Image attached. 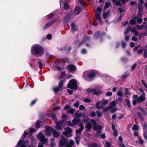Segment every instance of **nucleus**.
<instances>
[{
  "instance_id": "obj_30",
  "label": "nucleus",
  "mask_w": 147,
  "mask_h": 147,
  "mask_svg": "<svg viewBox=\"0 0 147 147\" xmlns=\"http://www.w3.org/2000/svg\"><path fill=\"white\" fill-rule=\"evenodd\" d=\"M75 139L76 142V143L78 145L79 143V138L78 136H77L75 138Z\"/></svg>"
},
{
  "instance_id": "obj_3",
  "label": "nucleus",
  "mask_w": 147,
  "mask_h": 147,
  "mask_svg": "<svg viewBox=\"0 0 147 147\" xmlns=\"http://www.w3.org/2000/svg\"><path fill=\"white\" fill-rule=\"evenodd\" d=\"M47 116L51 118L55 122L56 126L55 128L57 130H61L62 129L61 125L63 124V122L61 121L58 122L57 120L56 117L54 115H52L51 113H48L47 114Z\"/></svg>"
},
{
  "instance_id": "obj_36",
  "label": "nucleus",
  "mask_w": 147,
  "mask_h": 147,
  "mask_svg": "<svg viewBox=\"0 0 147 147\" xmlns=\"http://www.w3.org/2000/svg\"><path fill=\"white\" fill-rule=\"evenodd\" d=\"M130 30L129 27L128 28H127L126 29V30L125 31L124 33L125 34H127L129 32V30Z\"/></svg>"
},
{
  "instance_id": "obj_34",
  "label": "nucleus",
  "mask_w": 147,
  "mask_h": 147,
  "mask_svg": "<svg viewBox=\"0 0 147 147\" xmlns=\"http://www.w3.org/2000/svg\"><path fill=\"white\" fill-rule=\"evenodd\" d=\"M106 146L107 147H110L111 146V144L109 142L106 141Z\"/></svg>"
},
{
  "instance_id": "obj_58",
  "label": "nucleus",
  "mask_w": 147,
  "mask_h": 147,
  "mask_svg": "<svg viewBox=\"0 0 147 147\" xmlns=\"http://www.w3.org/2000/svg\"><path fill=\"white\" fill-rule=\"evenodd\" d=\"M82 131L79 129H77L76 131V134L77 135L78 134H80L81 132Z\"/></svg>"
},
{
  "instance_id": "obj_35",
  "label": "nucleus",
  "mask_w": 147,
  "mask_h": 147,
  "mask_svg": "<svg viewBox=\"0 0 147 147\" xmlns=\"http://www.w3.org/2000/svg\"><path fill=\"white\" fill-rule=\"evenodd\" d=\"M117 94L118 96H121L122 95V91L120 89L118 92Z\"/></svg>"
},
{
  "instance_id": "obj_51",
  "label": "nucleus",
  "mask_w": 147,
  "mask_h": 147,
  "mask_svg": "<svg viewBox=\"0 0 147 147\" xmlns=\"http://www.w3.org/2000/svg\"><path fill=\"white\" fill-rule=\"evenodd\" d=\"M63 82L62 81H61L59 83V88H61L63 87Z\"/></svg>"
},
{
  "instance_id": "obj_2",
  "label": "nucleus",
  "mask_w": 147,
  "mask_h": 147,
  "mask_svg": "<svg viewBox=\"0 0 147 147\" xmlns=\"http://www.w3.org/2000/svg\"><path fill=\"white\" fill-rule=\"evenodd\" d=\"M38 138L40 140V141L42 143V144L39 143L38 147H43V145L45 143L47 144L49 142V140L48 138H45V136L40 132L37 135Z\"/></svg>"
},
{
  "instance_id": "obj_56",
  "label": "nucleus",
  "mask_w": 147,
  "mask_h": 147,
  "mask_svg": "<svg viewBox=\"0 0 147 147\" xmlns=\"http://www.w3.org/2000/svg\"><path fill=\"white\" fill-rule=\"evenodd\" d=\"M50 146L51 147H54L55 146V144L53 142H51Z\"/></svg>"
},
{
  "instance_id": "obj_48",
  "label": "nucleus",
  "mask_w": 147,
  "mask_h": 147,
  "mask_svg": "<svg viewBox=\"0 0 147 147\" xmlns=\"http://www.w3.org/2000/svg\"><path fill=\"white\" fill-rule=\"evenodd\" d=\"M52 38V35L51 34H49L47 36V39H49L51 38Z\"/></svg>"
},
{
  "instance_id": "obj_27",
  "label": "nucleus",
  "mask_w": 147,
  "mask_h": 147,
  "mask_svg": "<svg viewBox=\"0 0 147 147\" xmlns=\"http://www.w3.org/2000/svg\"><path fill=\"white\" fill-rule=\"evenodd\" d=\"M125 102L127 104V105L128 106V107L130 108L131 107V105L130 103V101L129 100L127 99H125Z\"/></svg>"
},
{
  "instance_id": "obj_32",
  "label": "nucleus",
  "mask_w": 147,
  "mask_h": 147,
  "mask_svg": "<svg viewBox=\"0 0 147 147\" xmlns=\"http://www.w3.org/2000/svg\"><path fill=\"white\" fill-rule=\"evenodd\" d=\"M142 3H139L138 5V7L139 9V12H140L142 11Z\"/></svg>"
},
{
  "instance_id": "obj_4",
  "label": "nucleus",
  "mask_w": 147,
  "mask_h": 147,
  "mask_svg": "<svg viewBox=\"0 0 147 147\" xmlns=\"http://www.w3.org/2000/svg\"><path fill=\"white\" fill-rule=\"evenodd\" d=\"M107 100L103 99L101 101H98L96 103V107L98 109L103 108L108 103Z\"/></svg>"
},
{
  "instance_id": "obj_24",
  "label": "nucleus",
  "mask_w": 147,
  "mask_h": 147,
  "mask_svg": "<svg viewBox=\"0 0 147 147\" xmlns=\"http://www.w3.org/2000/svg\"><path fill=\"white\" fill-rule=\"evenodd\" d=\"M74 144V141L72 140H70L68 144L67 145V147H72V146Z\"/></svg>"
},
{
  "instance_id": "obj_54",
  "label": "nucleus",
  "mask_w": 147,
  "mask_h": 147,
  "mask_svg": "<svg viewBox=\"0 0 147 147\" xmlns=\"http://www.w3.org/2000/svg\"><path fill=\"white\" fill-rule=\"evenodd\" d=\"M67 111L71 114H73L74 113V111L73 109H71Z\"/></svg>"
},
{
  "instance_id": "obj_25",
  "label": "nucleus",
  "mask_w": 147,
  "mask_h": 147,
  "mask_svg": "<svg viewBox=\"0 0 147 147\" xmlns=\"http://www.w3.org/2000/svg\"><path fill=\"white\" fill-rule=\"evenodd\" d=\"M111 5V3L110 2L108 1L106 3L105 7V9H107Z\"/></svg>"
},
{
  "instance_id": "obj_60",
  "label": "nucleus",
  "mask_w": 147,
  "mask_h": 147,
  "mask_svg": "<svg viewBox=\"0 0 147 147\" xmlns=\"http://www.w3.org/2000/svg\"><path fill=\"white\" fill-rule=\"evenodd\" d=\"M122 47L123 48H125V44L124 42H122Z\"/></svg>"
},
{
  "instance_id": "obj_45",
  "label": "nucleus",
  "mask_w": 147,
  "mask_h": 147,
  "mask_svg": "<svg viewBox=\"0 0 147 147\" xmlns=\"http://www.w3.org/2000/svg\"><path fill=\"white\" fill-rule=\"evenodd\" d=\"M102 10V9L100 7H98L97 8V10L96 12H98L100 13Z\"/></svg>"
},
{
  "instance_id": "obj_47",
  "label": "nucleus",
  "mask_w": 147,
  "mask_h": 147,
  "mask_svg": "<svg viewBox=\"0 0 147 147\" xmlns=\"http://www.w3.org/2000/svg\"><path fill=\"white\" fill-rule=\"evenodd\" d=\"M67 124L68 126H73L72 123L70 121H69L68 122Z\"/></svg>"
},
{
  "instance_id": "obj_13",
  "label": "nucleus",
  "mask_w": 147,
  "mask_h": 147,
  "mask_svg": "<svg viewBox=\"0 0 147 147\" xmlns=\"http://www.w3.org/2000/svg\"><path fill=\"white\" fill-rule=\"evenodd\" d=\"M65 131L63 133L64 135L67 137H69L71 136L72 132L71 129L69 127H67L65 129Z\"/></svg>"
},
{
  "instance_id": "obj_52",
  "label": "nucleus",
  "mask_w": 147,
  "mask_h": 147,
  "mask_svg": "<svg viewBox=\"0 0 147 147\" xmlns=\"http://www.w3.org/2000/svg\"><path fill=\"white\" fill-rule=\"evenodd\" d=\"M112 95V93L111 92H108L106 93V96H110Z\"/></svg>"
},
{
  "instance_id": "obj_15",
  "label": "nucleus",
  "mask_w": 147,
  "mask_h": 147,
  "mask_svg": "<svg viewBox=\"0 0 147 147\" xmlns=\"http://www.w3.org/2000/svg\"><path fill=\"white\" fill-rule=\"evenodd\" d=\"M92 124L91 122H88L85 126V128L86 132L90 131L92 128Z\"/></svg>"
},
{
  "instance_id": "obj_17",
  "label": "nucleus",
  "mask_w": 147,
  "mask_h": 147,
  "mask_svg": "<svg viewBox=\"0 0 147 147\" xmlns=\"http://www.w3.org/2000/svg\"><path fill=\"white\" fill-rule=\"evenodd\" d=\"M53 129L51 128H49L48 129H47L45 131V134L47 136H50L51 134V133L52 132V130Z\"/></svg>"
},
{
  "instance_id": "obj_59",
  "label": "nucleus",
  "mask_w": 147,
  "mask_h": 147,
  "mask_svg": "<svg viewBox=\"0 0 147 147\" xmlns=\"http://www.w3.org/2000/svg\"><path fill=\"white\" fill-rule=\"evenodd\" d=\"M67 91L70 94H71L73 93V91L72 90H70L69 89H67Z\"/></svg>"
},
{
  "instance_id": "obj_38",
  "label": "nucleus",
  "mask_w": 147,
  "mask_h": 147,
  "mask_svg": "<svg viewBox=\"0 0 147 147\" xmlns=\"http://www.w3.org/2000/svg\"><path fill=\"white\" fill-rule=\"evenodd\" d=\"M79 105V102L78 101H76L74 104V106L76 107H78Z\"/></svg>"
},
{
  "instance_id": "obj_50",
  "label": "nucleus",
  "mask_w": 147,
  "mask_h": 147,
  "mask_svg": "<svg viewBox=\"0 0 147 147\" xmlns=\"http://www.w3.org/2000/svg\"><path fill=\"white\" fill-rule=\"evenodd\" d=\"M85 108V107L82 105H80L79 107V109L80 110H82Z\"/></svg>"
},
{
  "instance_id": "obj_6",
  "label": "nucleus",
  "mask_w": 147,
  "mask_h": 147,
  "mask_svg": "<svg viewBox=\"0 0 147 147\" xmlns=\"http://www.w3.org/2000/svg\"><path fill=\"white\" fill-rule=\"evenodd\" d=\"M137 20L140 23H141L142 22V20L140 17V14H139L136 17H133L132 19L130 20V23L131 25H134L136 24Z\"/></svg>"
},
{
  "instance_id": "obj_33",
  "label": "nucleus",
  "mask_w": 147,
  "mask_h": 147,
  "mask_svg": "<svg viewBox=\"0 0 147 147\" xmlns=\"http://www.w3.org/2000/svg\"><path fill=\"white\" fill-rule=\"evenodd\" d=\"M40 126V121H38L36 122L35 127L36 128L38 129L39 128Z\"/></svg>"
},
{
  "instance_id": "obj_64",
  "label": "nucleus",
  "mask_w": 147,
  "mask_h": 147,
  "mask_svg": "<svg viewBox=\"0 0 147 147\" xmlns=\"http://www.w3.org/2000/svg\"><path fill=\"white\" fill-rule=\"evenodd\" d=\"M120 147H125V146L122 143L119 145Z\"/></svg>"
},
{
  "instance_id": "obj_16",
  "label": "nucleus",
  "mask_w": 147,
  "mask_h": 147,
  "mask_svg": "<svg viewBox=\"0 0 147 147\" xmlns=\"http://www.w3.org/2000/svg\"><path fill=\"white\" fill-rule=\"evenodd\" d=\"M145 99V95L144 92L143 93V94L140 96L139 98L137 99V101L138 102H140L143 101Z\"/></svg>"
},
{
  "instance_id": "obj_42",
  "label": "nucleus",
  "mask_w": 147,
  "mask_h": 147,
  "mask_svg": "<svg viewBox=\"0 0 147 147\" xmlns=\"http://www.w3.org/2000/svg\"><path fill=\"white\" fill-rule=\"evenodd\" d=\"M143 27V25H142L140 26H139V25H137V28L138 29H142Z\"/></svg>"
},
{
  "instance_id": "obj_21",
  "label": "nucleus",
  "mask_w": 147,
  "mask_h": 147,
  "mask_svg": "<svg viewBox=\"0 0 147 147\" xmlns=\"http://www.w3.org/2000/svg\"><path fill=\"white\" fill-rule=\"evenodd\" d=\"M53 21H51L47 23L44 26V29H46L48 28L51 25L53 24Z\"/></svg>"
},
{
  "instance_id": "obj_41",
  "label": "nucleus",
  "mask_w": 147,
  "mask_h": 147,
  "mask_svg": "<svg viewBox=\"0 0 147 147\" xmlns=\"http://www.w3.org/2000/svg\"><path fill=\"white\" fill-rule=\"evenodd\" d=\"M89 147H98V146L96 144L94 143L89 145Z\"/></svg>"
},
{
  "instance_id": "obj_22",
  "label": "nucleus",
  "mask_w": 147,
  "mask_h": 147,
  "mask_svg": "<svg viewBox=\"0 0 147 147\" xmlns=\"http://www.w3.org/2000/svg\"><path fill=\"white\" fill-rule=\"evenodd\" d=\"M100 13L95 12V16L96 18L100 22H101V18L100 17Z\"/></svg>"
},
{
  "instance_id": "obj_19",
  "label": "nucleus",
  "mask_w": 147,
  "mask_h": 147,
  "mask_svg": "<svg viewBox=\"0 0 147 147\" xmlns=\"http://www.w3.org/2000/svg\"><path fill=\"white\" fill-rule=\"evenodd\" d=\"M52 132L53 136L55 137H58L60 135V132L55 131L54 129L52 130Z\"/></svg>"
},
{
  "instance_id": "obj_23",
  "label": "nucleus",
  "mask_w": 147,
  "mask_h": 147,
  "mask_svg": "<svg viewBox=\"0 0 147 147\" xmlns=\"http://www.w3.org/2000/svg\"><path fill=\"white\" fill-rule=\"evenodd\" d=\"M80 119H75L73 120H72V124L73 126H74V125H76L78 122H79L80 121Z\"/></svg>"
},
{
  "instance_id": "obj_53",
  "label": "nucleus",
  "mask_w": 147,
  "mask_h": 147,
  "mask_svg": "<svg viewBox=\"0 0 147 147\" xmlns=\"http://www.w3.org/2000/svg\"><path fill=\"white\" fill-rule=\"evenodd\" d=\"M113 134L115 136H118V133L116 130L113 131Z\"/></svg>"
},
{
  "instance_id": "obj_46",
  "label": "nucleus",
  "mask_w": 147,
  "mask_h": 147,
  "mask_svg": "<svg viewBox=\"0 0 147 147\" xmlns=\"http://www.w3.org/2000/svg\"><path fill=\"white\" fill-rule=\"evenodd\" d=\"M96 115V113L95 112H92L90 114V116L92 117H94Z\"/></svg>"
},
{
  "instance_id": "obj_49",
  "label": "nucleus",
  "mask_w": 147,
  "mask_h": 147,
  "mask_svg": "<svg viewBox=\"0 0 147 147\" xmlns=\"http://www.w3.org/2000/svg\"><path fill=\"white\" fill-rule=\"evenodd\" d=\"M83 100L85 102H90V100L89 99H88L87 98H85Z\"/></svg>"
},
{
  "instance_id": "obj_5",
  "label": "nucleus",
  "mask_w": 147,
  "mask_h": 147,
  "mask_svg": "<svg viewBox=\"0 0 147 147\" xmlns=\"http://www.w3.org/2000/svg\"><path fill=\"white\" fill-rule=\"evenodd\" d=\"M67 87L71 89L76 90L77 88V82L75 80H71L69 82Z\"/></svg>"
},
{
  "instance_id": "obj_40",
  "label": "nucleus",
  "mask_w": 147,
  "mask_h": 147,
  "mask_svg": "<svg viewBox=\"0 0 147 147\" xmlns=\"http://www.w3.org/2000/svg\"><path fill=\"white\" fill-rule=\"evenodd\" d=\"M79 126H80V127L79 129L81 130L82 131L84 129L83 125L82 124H81Z\"/></svg>"
},
{
  "instance_id": "obj_55",
  "label": "nucleus",
  "mask_w": 147,
  "mask_h": 147,
  "mask_svg": "<svg viewBox=\"0 0 147 147\" xmlns=\"http://www.w3.org/2000/svg\"><path fill=\"white\" fill-rule=\"evenodd\" d=\"M131 32H134L136 31V28H131L130 30Z\"/></svg>"
},
{
  "instance_id": "obj_14",
  "label": "nucleus",
  "mask_w": 147,
  "mask_h": 147,
  "mask_svg": "<svg viewBox=\"0 0 147 147\" xmlns=\"http://www.w3.org/2000/svg\"><path fill=\"white\" fill-rule=\"evenodd\" d=\"M27 142V140L25 141L22 140H20L18 143L17 146H16V147H18V146H20V147H26V146L24 144H27L26 143Z\"/></svg>"
},
{
  "instance_id": "obj_29",
  "label": "nucleus",
  "mask_w": 147,
  "mask_h": 147,
  "mask_svg": "<svg viewBox=\"0 0 147 147\" xmlns=\"http://www.w3.org/2000/svg\"><path fill=\"white\" fill-rule=\"evenodd\" d=\"M96 113L97 116L98 117H100L102 115V113L98 111H96Z\"/></svg>"
},
{
  "instance_id": "obj_57",
  "label": "nucleus",
  "mask_w": 147,
  "mask_h": 147,
  "mask_svg": "<svg viewBox=\"0 0 147 147\" xmlns=\"http://www.w3.org/2000/svg\"><path fill=\"white\" fill-rule=\"evenodd\" d=\"M109 109H110V108H109V107H107L104 109L103 111L104 112H106L109 110Z\"/></svg>"
},
{
  "instance_id": "obj_10",
  "label": "nucleus",
  "mask_w": 147,
  "mask_h": 147,
  "mask_svg": "<svg viewBox=\"0 0 147 147\" xmlns=\"http://www.w3.org/2000/svg\"><path fill=\"white\" fill-rule=\"evenodd\" d=\"M67 142V139L63 136H61L60 138V140H59V146L60 147H62L66 144Z\"/></svg>"
},
{
  "instance_id": "obj_18",
  "label": "nucleus",
  "mask_w": 147,
  "mask_h": 147,
  "mask_svg": "<svg viewBox=\"0 0 147 147\" xmlns=\"http://www.w3.org/2000/svg\"><path fill=\"white\" fill-rule=\"evenodd\" d=\"M75 9L74 13L76 15L79 14L82 10L81 7H76Z\"/></svg>"
},
{
  "instance_id": "obj_9",
  "label": "nucleus",
  "mask_w": 147,
  "mask_h": 147,
  "mask_svg": "<svg viewBox=\"0 0 147 147\" xmlns=\"http://www.w3.org/2000/svg\"><path fill=\"white\" fill-rule=\"evenodd\" d=\"M100 89L99 87H95L93 89L89 88L87 90V91L89 92H92L94 94H98L100 93Z\"/></svg>"
},
{
  "instance_id": "obj_12",
  "label": "nucleus",
  "mask_w": 147,
  "mask_h": 147,
  "mask_svg": "<svg viewBox=\"0 0 147 147\" xmlns=\"http://www.w3.org/2000/svg\"><path fill=\"white\" fill-rule=\"evenodd\" d=\"M96 75V74L94 71L92 72L89 75H88V73L87 72H86L84 74L83 77L85 78L88 76L90 79H91L94 77Z\"/></svg>"
},
{
  "instance_id": "obj_31",
  "label": "nucleus",
  "mask_w": 147,
  "mask_h": 147,
  "mask_svg": "<svg viewBox=\"0 0 147 147\" xmlns=\"http://www.w3.org/2000/svg\"><path fill=\"white\" fill-rule=\"evenodd\" d=\"M138 128V126L136 125H134L132 127V129L134 130H137Z\"/></svg>"
},
{
  "instance_id": "obj_43",
  "label": "nucleus",
  "mask_w": 147,
  "mask_h": 147,
  "mask_svg": "<svg viewBox=\"0 0 147 147\" xmlns=\"http://www.w3.org/2000/svg\"><path fill=\"white\" fill-rule=\"evenodd\" d=\"M59 89H60L58 87H56L54 89L53 91L54 92H56L59 90Z\"/></svg>"
},
{
  "instance_id": "obj_44",
  "label": "nucleus",
  "mask_w": 147,
  "mask_h": 147,
  "mask_svg": "<svg viewBox=\"0 0 147 147\" xmlns=\"http://www.w3.org/2000/svg\"><path fill=\"white\" fill-rule=\"evenodd\" d=\"M118 141L119 142L122 143L123 142L122 138V137L119 136L118 137Z\"/></svg>"
},
{
  "instance_id": "obj_1",
  "label": "nucleus",
  "mask_w": 147,
  "mask_h": 147,
  "mask_svg": "<svg viewBox=\"0 0 147 147\" xmlns=\"http://www.w3.org/2000/svg\"><path fill=\"white\" fill-rule=\"evenodd\" d=\"M31 53L32 54L36 56H41L44 53L43 49L40 46L35 45L32 47Z\"/></svg>"
},
{
  "instance_id": "obj_63",
  "label": "nucleus",
  "mask_w": 147,
  "mask_h": 147,
  "mask_svg": "<svg viewBox=\"0 0 147 147\" xmlns=\"http://www.w3.org/2000/svg\"><path fill=\"white\" fill-rule=\"evenodd\" d=\"M69 107H70L69 105H66L64 107V109L65 110H67V109H69Z\"/></svg>"
},
{
  "instance_id": "obj_7",
  "label": "nucleus",
  "mask_w": 147,
  "mask_h": 147,
  "mask_svg": "<svg viewBox=\"0 0 147 147\" xmlns=\"http://www.w3.org/2000/svg\"><path fill=\"white\" fill-rule=\"evenodd\" d=\"M90 121L92 122L94 126L93 127V129L94 131L97 130V134H99L101 132V127L100 126H97V123L95 121L94 119H92L90 120Z\"/></svg>"
},
{
  "instance_id": "obj_37",
  "label": "nucleus",
  "mask_w": 147,
  "mask_h": 147,
  "mask_svg": "<svg viewBox=\"0 0 147 147\" xmlns=\"http://www.w3.org/2000/svg\"><path fill=\"white\" fill-rule=\"evenodd\" d=\"M144 57H147V49H145L144 51Z\"/></svg>"
},
{
  "instance_id": "obj_39",
  "label": "nucleus",
  "mask_w": 147,
  "mask_h": 147,
  "mask_svg": "<svg viewBox=\"0 0 147 147\" xmlns=\"http://www.w3.org/2000/svg\"><path fill=\"white\" fill-rule=\"evenodd\" d=\"M54 16L53 14L51 13L47 16V17L48 18V19H50L53 17Z\"/></svg>"
},
{
  "instance_id": "obj_62",
  "label": "nucleus",
  "mask_w": 147,
  "mask_h": 147,
  "mask_svg": "<svg viewBox=\"0 0 147 147\" xmlns=\"http://www.w3.org/2000/svg\"><path fill=\"white\" fill-rule=\"evenodd\" d=\"M38 63L39 66V67L40 68H41L42 67V62L40 61H38Z\"/></svg>"
},
{
  "instance_id": "obj_28",
  "label": "nucleus",
  "mask_w": 147,
  "mask_h": 147,
  "mask_svg": "<svg viewBox=\"0 0 147 147\" xmlns=\"http://www.w3.org/2000/svg\"><path fill=\"white\" fill-rule=\"evenodd\" d=\"M109 13L108 12L104 13L103 14V18L105 19L107 18L109 16Z\"/></svg>"
},
{
  "instance_id": "obj_26",
  "label": "nucleus",
  "mask_w": 147,
  "mask_h": 147,
  "mask_svg": "<svg viewBox=\"0 0 147 147\" xmlns=\"http://www.w3.org/2000/svg\"><path fill=\"white\" fill-rule=\"evenodd\" d=\"M69 4L66 3H65L64 4V8L67 9H69Z\"/></svg>"
},
{
  "instance_id": "obj_20",
  "label": "nucleus",
  "mask_w": 147,
  "mask_h": 147,
  "mask_svg": "<svg viewBox=\"0 0 147 147\" xmlns=\"http://www.w3.org/2000/svg\"><path fill=\"white\" fill-rule=\"evenodd\" d=\"M68 69L70 70L71 71H72L76 69L75 66L73 65H70L68 66Z\"/></svg>"
},
{
  "instance_id": "obj_61",
  "label": "nucleus",
  "mask_w": 147,
  "mask_h": 147,
  "mask_svg": "<svg viewBox=\"0 0 147 147\" xmlns=\"http://www.w3.org/2000/svg\"><path fill=\"white\" fill-rule=\"evenodd\" d=\"M100 137L101 138H104L106 137V136H105V134H101L100 136Z\"/></svg>"
},
{
  "instance_id": "obj_8",
  "label": "nucleus",
  "mask_w": 147,
  "mask_h": 147,
  "mask_svg": "<svg viewBox=\"0 0 147 147\" xmlns=\"http://www.w3.org/2000/svg\"><path fill=\"white\" fill-rule=\"evenodd\" d=\"M144 49V48L141 47L140 45L135 46L133 49L134 53L138 54L141 53Z\"/></svg>"
},
{
  "instance_id": "obj_11",
  "label": "nucleus",
  "mask_w": 147,
  "mask_h": 147,
  "mask_svg": "<svg viewBox=\"0 0 147 147\" xmlns=\"http://www.w3.org/2000/svg\"><path fill=\"white\" fill-rule=\"evenodd\" d=\"M116 105V103L115 101H112L110 104V110L111 112L114 113L117 111V108L115 107Z\"/></svg>"
}]
</instances>
